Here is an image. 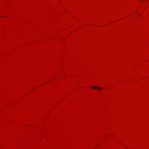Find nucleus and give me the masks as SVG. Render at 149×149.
Listing matches in <instances>:
<instances>
[{"label": "nucleus", "mask_w": 149, "mask_h": 149, "mask_svg": "<svg viewBox=\"0 0 149 149\" xmlns=\"http://www.w3.org/2000/svg\"><path fill=\"white\" fill-rule=\"evenodd\" d=\"M92 88H93L94 89H96L97 88L98 90H101L102 88L100 87H97V86H93L92 87Z\"/></svg>", "instance_id": "nucleus-1"}]
</instances>
